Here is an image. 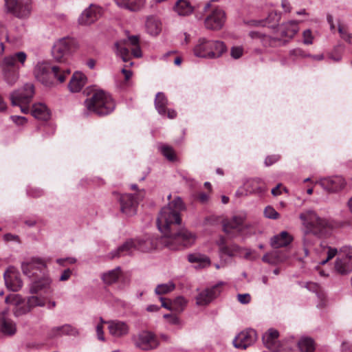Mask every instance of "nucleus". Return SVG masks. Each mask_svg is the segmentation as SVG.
<instances>
[{
    "label": "nucleus",
    "instance_id": "nucleus-48",
    "mask_svg": "<svg viewBox=\"0 0 352 352\" xmlns=\"http://www.w3.org/2000/svg\"><path fill=\"white\" fill-rule=\"evenodd\" d=\"M239 251V247L235 244H231L227 246H221V253L229 256H235Z\"/></svg>",
    "mask_w": 352,
    "mask_h": 352
},
{
    "label": "nucleus",
    "instance_id": "nucleus-61",
    "mask_svg": "<svg viewBox=\"0 0 352 352\" xmlns=\"http://www.w3.org/2000/svg\"><path fill=\"white\" fill-rule=\"evenodd\" d=\"M43 192L40 188H32L28 191V194L33 197H38L43 195Z\"/></svg>",
    "mask_w": 352,
    "mask_h": 352
},
{
    "label": "nucleus",
    "instance_id": "nucleus-36",
    "mask_svg": "<svg viewBox=\"0 0 352 352\" xmlns=\"http://www.w3.org/2000/svg\"><path fill=\"white\" fill-rule=\"evenodd\" d=\"M174 10L179 16H188L193 11V7L187 0H178L175 6Z\"/></svg>",
    "mask_w": 352,
    "mask_h": 352
},
{
    "label": "nucleus",
    "instance_id": "nucleus-55",
    "mask_svg": "<svg viewBox=\"0 0 352 352\" xmlns=\"http://www.w3.org/2000/svg\"><path fill=\"white\" fill-rule=\"evenodd\" d=\"M275 256L276 254H273V252H272L265 254L262 258V261L271 265H276Z\"/></svg>",
    "mask_w": 352,
    "mask_h": 352
},
{
    "label": "nucleus",
    "instance_id": "nucleus-32",
    "mask_svg": "<svg viewBox=\"0 0 352 352\" xmlns=\"http://www.w3.org/2000/svg\"><path fill=\"white\" fill-rule=\"evenodd\" d=\"M337 273L344 275L352 271V263L347 261L342 256H338L334 265Z\"/></svg>",
    "mask_w": 352,
    "mask_h": 352
},
{
    "label": "nucleus",
    "instance_id": "nucleus-20",
    "mask_svg": "<svg viewBox=\"0 0 352 352\" xmlns=\"http://www.w3.org/2000/svg\"><path fill=\"white\" fill-rule=\"evenodd\" d=\"M45 267V261L38 257H32L30 260L23 262L21 264V269L23 274L29 277L34 275V270L42 271Z\"/></svg>",
    "mask_w": 352,
    "mask_h": 352
},
{
    "label": "nucleus",
    "instance_id": "nucleus-33",
    "mask_svg": "<svg viewBox=\"0 0 352 352\" xmlns=\"http://www.w3.org/2000/svg\"><path fill=\"white\" fill-rule=\"evenodd\" d=\"M279 333L274 329H270L263 335V342L266 347L274 350L276 344Z\"/></svg>",
    "mask_w": 352,
    "mask_h": 352
},
{
    "label": "nucleus",
    "instance_id": "nucleus-41",
    "mask_svg": "<svg viewBox=\"0 0 352 352\" xmlns=\"http://www.w3.org/2000/svg\"><path fill=\"white\" fill-rule=\"evenodd\" d=\"M298 348L302 352H313L315 349V344L313 339L308 337L300 338L298 342Z\"/></svg>",
    "mask_w": 352,
    "mask_h": 352
},
{
    "label": "nucleus",
    "instance_id": "nucleus-6",
    "mask_svg": "<svg viewBox=\"0 0 352 352\" xmlns=\"http://www.w3.org/2000/svg\"><path fill=\"white\" fill-rule=\"evenodd\" d=\"M27 54L24 52H17L3 58L1 69L5 80L13 85L19 79V69L25 65Z\"/></svg>",
    "mask_w": 352,
    "mask_h": 352
},
{
    "label": "nucleus",
    "instance_id": "nucleus-24",
    "mask_svg": "<svg viewBox=\"0 0 352 352\" xmlns=\"http://www.w3.org/2000/svg\"><path fill=\"white\" fill-rule=\"evenodd\" d=\"M300 22L301 21L292 20L281 25L280 34L282 37L287 38L284 41V43H287L298 33L299 31L298 25Z\"/></svg>",
    "mask_w": 352,
    "mask_h": 352
},
{
    "label": "nucleus",
    "instance_id": "nucleus-25",
    "mask_svg": "<svg viewBox=\"0 0 352 352\" xmlns=\"http://www.w3.org/2000/svg\"><path fill=\"white\" fill-rule=\"evenodd\" d=\"M116 5L130 12H139L142 10L146 3V0H113Z\"/></svg>",
    "mask_w": 352,
    "mask_h": 352
},
{
    "label": "nucleus",
    "instance_id": "nucleus-63",
    "mask_svg": "<svg viewBox=\"0 0 352 352\" xmlns=\"http://www.w3.org/2000/svg\"><path fill=\"white\" fill-rule=\"evenodd\" d=\"M160 300L162 302V307L168 310H173V305H171L172 300H168V302H166L164 298L160 297Z\"/></svg>",
    "mask_w": 352,
    "mask_h": 352
},
{
    "label": "nucleus",
    "instance_id": "nucleus-2",
    "mask_svg": "<svg viewBox=\"0 0 352 352\" xmlns=\"http://www.w3.org/2000/svg\"><path fill=\"white\" fill-rule=\"evenodd\" d=\"M305 228L303 237V250L305 255H309V250L314 245L310 234L320 237L325 235L330 230V223L325 219L320 218L313 210H307L300 213L299 216Z\"/></svg>",
    "mask_w": 352,
    "mask_h": 352
},
{
    "label": "nucleus",
    "instance_id": "nucleus-9",
    "mask_svg": "<svg viewBox=\"0 0 352 352\" xmlns=\"http://www.w3.org/2000/svg\"><path fill=\"white\" fill-rule=\"evenodd\" d=\"M218 1L210 0L204 6V11L208 12V15L204 21V24L207 29L219 30L226 23V15L225 11L219 7L212 5L213 2Z\"/></svg>",
    "mask_w": 352,
    "mask_h": 352
},
{
    "label": "nucleus",
    "instance_id": "nucleus-58",
    "mask_svg": "<svg viewBox=\"0 0 352 352\" xmlns=\"http://www.w3.org/2000/svg\"><path fill=\"white\" fill-rule=\"evenodd\" d=\"M102 323L103 322H101L100 324H98L96 326V333L98 339L102 342H104L105 338L104 335Z\"/></svg>",
    "mask_w": 352,
    "mask_h": 352
},
{
    "label": "nucleus",
    "instance_id": "nucleus-39",
    "mask_svg": "<svg viewBox=\"0 0 352 352\" xmlns=\"http://www.w3.org/2000/svg\"><path fill=\"white\" fill-rule=\"evenodd\" d=\"M168 104V100L165 95L159 92L156 94L155 99V106L157 112L162 115L165 116L166 113V106Z\"/></svg>",
    "mask_w": 352,
    "mask_h": 352
},
{
    "label": "nucleus",
    "instance_id": "nucleus-30",
    "mask_svg": "<svg viewBox=\"0 0 352 352\" xmlns=\"http://www.w3.org/2000/svg\"><path fill=\"white\" fill-rule=\"evenodd\" d=\"M246 194L263 193L266 190L265 183L260 179H252L247 181L244 185Z\"/></svg>",
    "mask_w": 352,
    "mask_h": 352
},
{
    "label": "nucleus",
    "instance_id": "nucleus-51",
    "mask_svg": "<svg viewBox=\"0 0 352 352\" xmlns=\"http://www.w3.org/2000/svg\"><path fill=\"white\" fill-rule=\"evenodd\" d=\"M289 56L294 58H305L307 56H310L309 54H306L304 50L300 48L293 49L289 51Z\"/></svg>",
    "mask_w": 352,
    "mask_h": 352
},
{
    "label": "nucleus",
    "instance_id": "nucleus-27",
    "mask_svg": "<svg viewBox=\"0 0 352 352\" xmlns=\"http://www.w3.org/2000/svg\"><path fill=\"white\" fill-rule=\"evenodd\" d=\"M209 45V40L204 38H201L198 40L197 43L193 48L194 55L199 58H211V54H213Z\"/></svg>",
    "mask_w": 352,
    "mask_h": 352
},
{
    "label": "nucleus",
    "instance_id": "nucleus-53",
    "mask_svg": "<svg viewBox=\"0 0 352 352\" xmlns=\"http://www.w3.org/2000/svg\"><path fill=\"white\" fill-rule=\"evenodd\" d=\"M243 49L241 46L232 47L230 50L231 56L234 59H238L242 56Z\"/></svg>",
    "mask_w": 352,
    "mask_h": 352
},
{
    "label": "nucleus",
    "instance_id": "nucleus-54",
    "mask_svg": "<svg viewBox=\"0 0 352 352\" xmlns=\"http://www.w3.org/2000/svg\"><path fill=\"white\" fill-rule=\"evenodd\" d=\"M338 32L340 35V37L345 41L346 43L351 44V34L347 32L341 25H338Z\"/></svg>",
    "mask_w": 352,
    "mask_h": 352
},
{
    "label": "nucleus",
    "instance_id": "nucleus-56",
    "mask_svg": "<svg viewBox=\"0 0 352 352\" xmlns=\"http://www.w3.org/2000/svg\"><path fill=\"white\" fill-rule=\"evenodd\" d=\"M237 300L241 304H248L251 300V296L249 294H239L237 295Z\"/></svg>",
    "mask_w": 352,
    "mask_h": 352
},
{
    "label": "nucleus",
    "instance_id": "nucleus-7",
    "mask_svg": "<svg viewBox=\"0 0 352 352\" xmlns=\"http://www.w3.org/2000/svg\"><path fill=\"white\" fill-rule=\"evenodd\" d=\"M6 302L15 307L14 312L16 316L29 312L35 307L45 306V300L42 298L32 296L29 297L27 301H25L20 295L16 294L8 295L6 298Z\"/></svg>",
    "mask_w": 352,
    "mask_h": 352
},
{
    "label": "nucleus",
    "instance_id": "nucleus-21",
    "mask_svg": "<svg viewBox=\"0 0 352 352\" xmlns=\"http://www.w3.org/2000/svg\"><path fill=\"white\" fill-rule=\"evenodd\" d=\"M102 14L100 7L96 5H91L85 10L78 19V21L82 25H90L95 22Z\"/></svg>",
    "mask_w": 352,
    "mask_h": 352
},
{
    "label": "nucleus",
    "instance_id": "nucleus-3",
    "mask_svg": "<svg viewBox=\"0 0 352 352\" xmlns=\"http://www.w3.org/2000/svg\"><path fill=\"white\" fill-rule=\"evenodd\" d=\"M157 246V240L151 236H144L134 239L127 240L124 244L110 253V257L115 258L125 255H131L135 250L148 252Z\"/></svg>",
    "mask_w": 352,
    "mask_h": 352
},
{
    "label": "nucleus",
    "instance_id": "nucleus-18",
    "mask_svg": "<svg viewBox=\"0 0 352 352\" xmlns=\"http://www.w3.org/2000/svg\"><path fill=\"white\" fill-rule=\"evenodd\" d=\"M100 321L107 324L109 332L114 338H122L129 333L130 328L126 322L119 320H111L105 322L102 318H100Z\"/></svg>",
    "mask_w": 352,
    "mask_h": 352
},
{
    "label": "nucleus",
    "instance_id": "nucleus-19",
    "mask_svg": "<svg viewBox=\"0 0 352 352\" xmlns=\"http://www.w3.org/2000/svg\"><path fill=\"white\" fill-rule=\"evenodd\" d=\"M5 284L8 289L16 292L21 289L23 282L19 272L13 267H10L4 272Z\"/></svg>",
    "mask_w": 352,
    "mask_h": 352
},
{
    "label": "nucleus",
    "instance_id": "nucleus-40",
    "mask_svg": "<svg viewBox=\"0 0 352 352\" xmlns=\"http://www.w3.org/2000/svg\"><path fill=\"white\" fill-rule=\"evenodd\" d=\"M250 36L252 38H258L261 40V41L263 43V44L265 46L267 45H274L275 42L276 41V38H271L265 34L260 32H256V31H252L249 33Z\"/></svg>",
    "mask_w": 352,
    "mask_h": 352
},
{
    "label": "nucleus",
    "instance_id": "nucleus-47",
    "mask_svg": "<svg viewBox=\"0 0 352 352\" xmlns=\"http://www.w3.org/2000/svg\"><path fill=\"white\" fill-rule=\"evenodd\" d=\"M160 149L162 155L169 161L173 162L176 160V155L172 147L167 145H163L160 146Z\"/></svg>",
    "mask_w": 352,
    "mask_h": 352
},
{
    "label": "nucleus",
    "instance_id": "nucleus-15",
    "mask_svg": "<svg viewBox=\"0 0 352 352\" xmlns=\"http://www.w3.org/2000/svg\"><path fill=\"white\" fill-rule=\"evenodd\" d=\"M142 198V192H139V197L131 194H124L120 198V210L125 215L131 217L136 214L138 199Z\"/></svg>",
    "mask_w": 352,
    "mask_h": 352
},
{
    "label": "nucleus",
    "instance_id": "nucleus-45",
    "mask_svg": "<svg viewBox=\"0 0 352 352\" xmlns=\"http://www.w3.org/2000/svg\"><path fill=\"white\" fill-rule=\"evenodd\" d=\"M187 303L186 300L183 296H177L172 300L173 309L177 312H181L184 310Z\"/></svg>",
    "mask_w": 352,
    "mask_h": 352
},
{
    "label": "nucleus",
    "instance_id": "nucleus-34",
    "mask_svg": "<svg viewBox=\"0 0 352 352\" xmlns=\"http://www.w3.org/2000/svg\"><path fill=\"white\" fill-rule=\"evenodd\" d=\"M121 274V268L117 267L115 269L102 273L100 278L104 284L110 285L117 282Z\"/></svg>",
    "mask_w": 352,
    "mask_h": 352
},
{
    "label": "nucleus",
    "instance_id": "nucleus-57",
    "mask_svg": "<svg viewBox=\"0 0 352 352\" xmlns=\"http://www.w3.org/2000/svg\"><path fill=\"white\" fill-rule=\"evenodd\" d=\"M10 119L17 125H24L27 122V119L23 116H11Z\"/></svg>",
    "mask_w": 352,
    "mask_h": 352
},
{
    "label": "nucleus",
    "instance_id": "nucleus-29",
    "mask_svg": "<svg viewBox=\"0 0 352 352\" xmlns=\"http://www.w3.org/2000/svg\"><path fill=\"white\" fill-rule=\"evenodd\" d=\"M292 240V236L287 232L283 231L279 234L274 236L270 243L273 248H279L288 245Z\"/></svg>",
    "mask_w": 352,
    "mask_h": 352
},
{
    "label": "nucleus",
    "instance_id": "nucleus-31",
    "mask_svg": "<svg viewBox=\"0 0 352 352\" xmlns=\"http://www.w3.org/2000/svg\"><path fill=\"white\" fill-rule=\"evenodd\" d=\"M188 261L192 263H196V268H205L210 265V258L199 253H192L188 255Z\"/></svg>",
    "mask_w": 352,
    "mask_h": 352
},
{
    "label": "nucleus",
    "instance_id": "nucleus-23",
    "mask_svg": "<svg viewBox=\"0 0 352 352\" xmlns=\"http://www.w3.org/2000/svg\"><path fill=\"white\" fill-rule=\"evenodd\" d=\"M245 219V216L243 214L233 216L230 219L224 221V232L227 234H231L234 230H236L237 232H241L243 228Z\"/></svg>",
    "mask_w": 352,
    "mask_h": 352
},
{
    "label": "nucleus",
    "instance_id": "nucleus-52",
    "mask_svg": "<svg viewBox=\"0 0 352 352\" xmlns=\"http://www.w3.org/2000/svg\"><path fill=\"white\" fill-rule=\"evenodd\" d=\"M2 37H3L6 41L9 40L6 29L3 25H0V55L4 51L3 43L1 41Z\"/></svg>",
    "mask_w": 352,
    "mask_h": 352
},
{
    "label": "nucleus",
    "instance_id": "nucleus-4",
    "mask_svg": "<svg viewBox=\"0 0 352 352\" xmlns=\"http://www.w3.org/2000/svg\"><path fill=\"white\" fill-rule=\"evenodd\" d=\"M86 113H94L98 116H106L115 109V102L111 96L102 90L96 91L84 102Z\"/></svg>",
    "mask_w": 352,
    "mask_h": 352
},
{
    "label": "nucleus",
    "instance_id": "nucleus-10",
    "mask_svg": "<svg viewBox=\"0 0 352 352\" xmlns=\"http://www.w3.org/2000/svg\"><path fill=\"white\" fill-rule=\"evenodd\" d=\"M78 48L76 39L64 37L55 42L52 50L54 59L59 63H65L72 53Z\"/></svg>",
    "mask_w": 352,
    "mask_h": 352
},
{
    "label": "nucleus",
    "instance_id": "nucleus-28",
    "mask_svg": "<svg viewBox=\"0 0 352 352\" xmlns=\"http://www.w3.org/2000/svg\"><path fill=\"white\" fill-rule=\"evenodd\" d=\"M6 314V311L0 314V332L5 335L12 336L16 332V325L12 320L7 317Z\"/></svg>",
    "mask_w": 352,
    "mask_h": 352
},
{
    "label": "nucleus",
    "instance_id": "nucleus-43",
    "mask_svg": "<svg viewBox=\"0 0 352 352\" xmlns=\"http://www.w3.org/2000/svg\"><path fill=\"white\" fill-rule=\"evenodd\" d=\"M280 19V14L276 11L271 12L267 18L266 19V21H257L255 22L256 25H265L266 24L274 27L276 24H277Z\"/></svg>",
    "mask_w": 352,
    "mask_h": 352
},
{
    "label": "nucleus",
    "instance_id": "nucleus-1",
    "mask_svg": "<svg viewBox=\"0 0 352 352\" xmlns=\"http://www.w3.org/2000/svg\"><path fill=\"white\" fill-rule=\"evenodd\" d=\"M184 208L182 199L177 197L161 210L157 219L159 230L167 239L164 243L171 249L177 248L178 245L190 246L196 239L195 235L186 230L177 231L181 223L179 212Z\"/></svg>",
    "mask_w": 352,
    "mask_h": 352
},
{
    "label": "nucleus",
    "instance_id": "nucleus-49",
    "mask_svg": "<svg viewBox=\"0 0 352 352\" xmlns=\"http://www.w3.org/2000/svg\"><path fill=\"white\" fill-rule=\"evenodd\" d=\"M264 215L265 217L272 219H276L279 217V214L272 206H267L264 210Z\"/></svg>",
    "mask_w": 352,
    "mask_h": 352
},
{
    "label": "nucleus",
    "instance_id": "nucleus-26",
    "mask_svg": "<svg viewBox=\"0 0 352 352\" xmlns=\"http://www.w3.org/2000/svg\"><path fill=\"white\" fill-rule=\"evenodd\" d=\"M87 82L86 76L80 72H76L69 82L68 88L72 93L79 92Z\"/></svg>",
    "mask_w": 352,
    "mask_h": 352
},
{
    "label": "nucleus",
    "instance_id": "nucleus-38",
    "mask_svg": "<svg viewBox=\"0 0 352 352\" xmlns=\"http://www.w3.org/2000/svg\"><path fill=\"white\" fill-rule=\"evenodd\" d=\"M146 28L150 35L157 36L162 30V23L157 19L148 18L146 22Z\"/></svg>",
    "mask_w": 352,
    "mask_h": 352
},
{
    "label": "nucleus",
    "instance_id": "nucleus-8",
    "mask_svg": "<svg viewBox=\"0 0 352 352\" xmlns=\"http://www.w3.org/2000/svg\"><path fill=\"white\" fill-rule=\"evenodd\" d=\"M115 47L116 54L124 62H128L131 59V52L135 58H140L142 56L139 45V38L137 36H131L127 39L116 42Z\"/></svg>",
    "mask_w": 352,
    "mask_h": 352
},
{
    "label": "nucleus",
    "instance_id": "nucleus-42",
    "mask_svg": "<svg viewBox=\"0 0 352 352\" xmlns=\"http://www.w3.org/2000/svg\"><path fill=\"white\" fill-rule=\"evenodd\" d=\"M56 331V333L57 335H67V336H78L79 331L78 330L72 326L71 324H64L61 327H57L54 328V329Z\"/></svg>",
    "mask_w": 352,
    "mask_h": 352
},
{
    "label": "nucleus",
    "instance_id": "nucleus-22",
    "mask_svg": "<svg viewBox=\"0 0 352 352\" xmlns=\"http://www.w3.org/2000/svg\"><path fill=\"white\" fill-rule=\"evenodd\" d=\"M327 257L325 260L320 262L322 265H324L327 261L332 259L336 255L342 256L347 261L352 263V247L350 245H344L338 250L337 248L328 247Z\"/></svg>",
    "mask_w": 352,
    "mask_h": 352
},
{
    "label": "nucleus",
    "instance_id": "nucleus-64",
    "mask_svg": "<svg viewBox=\"0 0 352 352\" xmlns=\"http://www.w3.org/2000/svg\"><path fill=\"white\" fill-rule=\"evenodd\" d=\"M281 6L285 12H289L291 10L290 4L288 0H282Z\"/></svg>",
    "mask_w": 352,
    "mask_h": 352
},
{
    "label": "nucleus",
    "instance_id": "nucleus-46",
    "mask_svg": "<svg viewBox=\"0 0 352 352\" xmlns=\"http://www.w3.org/2000/svg\"><path fill=\"white\" fill-rule=\"evenodd\" d=\"M50 283L47 280H38L34 282L30 287L31 294H37L49 286Z\"/></svg>",
    "mask_w": 352,
    "mask_h": 352
},
{
    "label": "nucleus",
    "instance_id": "nucleus-14",
    "mask_svg": "<svg viewBox=\"0 0 352 352\" xmlns=\"http://www.w3.org/2000/svg\"><path fill=\"white\" fill-rule=\"evenodd\" d=\"M226 283L220 281L216 285L207 287L201 291L196 296V304L199 306H206L217 298L222 291V287Z\"/></svg>",
    "mask_w": 352,
    "mask_h": 352
},
{
    "label": "nucleus",
    "instance_id": "nucleus-44",
    "mask_svg": "<svg viewBox=\"0 0 352 352\" xmlns=\"http://www.w3.org/2000/svg\"><path fill=\"white\" fill-rule=\"evenodd\" d=\"M175 289V285L173 282L169 281L166 283L158 285L155 289V293L157 295H163L171 292Z\"/></svg>",
    "mask_w": 352,
    "mask_h": 352
},
{
    "label": "nucleus",
    "instance_id": "nucleus-60",
    "mask_svg": "<svg viewBox=\"0 0 352 352\" xmlns=\"http://www.w3.org/2000/svg\"><path fill=\"white\" fill-rule=\"evenodd\" d=\"M72 272L70 269L65 270L59 277L60 281H66L69 279Z\"/></svg>",
    "mask_w": 352,
    "mask_h": 352
},
{
    "label": "nucleus",
    "instance_id": "nucleus-50",
    "mask_svg": "<svg viewBox=\"0 0 352 352\" xmlns=\"http://www.w3.org/2000/svg\"><path fill=\"white\" fill-rule=\"evenodd\" d=\"M303 43L305 45H311L314 41V36L311 30L307 29L302 32Z\"/></svg>",
    "mask_w": 352,
    "mask_h": 352
},
{
    "label": "nucleus",
    "instance_id": "nucleus-62",
    "mask_svg": "<svg viewBox=\"0 0 352 352\" xmlns=\"http://www.w3.org/2000/svg\"><path fill=\"white\" fill-rule=\"evenodd\" d=\"M273 254H275V260H276V265L282 263L285 261V256L283 255L280 252L278 251H274Z\"/></svg>",
    "mask_w": 352,
    "mask_h": 352
},
{
    "label": "nucleus",
    "instance_id": "nucleus-13",
    "mask_svg": "<svg viewBox=\"0 0 352 352\" xmlns=\"http://www.w3.org/2000/svg\"><path fill=\"white\" fill-rule=\"evenodd\" d=\"M132 340L137 348L148 351L157 348L159 342L157 337L151 331H143L132 337Z\"/></svg>",
    "mask_w": 352,
    "mask_h": 352
},
{
    "label": "nucleus",
    "instance_id": "nucleus-11",
    "mask_svg": "<svg viewBox=\"0 0 352 352\" xmlns=\"http://www.w3.org/2000/svg\"><path fill=\"white\" fill-rule=\"evenodd\" d=\"M34 94V85L30 83L25 84L23 88L16 90L10 94V99L13 106H19L24 113L29 112V104Z\"/></svg>",
    "mask_w": 352,
    "mask_h": 352
},
{
    "label": "nucleus",
    "instance_id": "nucleus-35",
    "mask_svg": "<svg viewBox=\"0 0 352 352\" xmlns=\"http://www.w3.org/2000/svg\"><path fill=\"white\" fill-rule=\"evenodd\" d=\"M32 115L35 118L41 120H47L50 116L48 109L43 103H38L33 105Z\"/></svg>",
    "mask_w": 352,
    "mask_h": 352
},
{
    "label": "nucleus",
    "instance_id": "nucleus-5",
    "mask_svg": "<svg viewBox=\"0 0 352 352\" xmlns=\"http://www.w3.org/2000/svg\"><path fill=\"white\" fill-rule=\"evenodd\" d=\"M70 72L67 68L54 66L46 62L38 63L34 70L36 78L46 86L52 84L53 78H56L59 82H63Z\"/></svg>",
    "mask_w": 352,
    "mask_h": 352
},
{
    "label": "nucleus",
    "instance_id": "nucleus-59",
    "mask_svg": "<svg viewBox=\"0 0 352 352\" xmlns=\"http://www.w3.org/2000/svg\"><path fill=\"white\" fill-rule=\"evenodd\" d=\"M280 158V156L278 155H270V156H267L266 158H265V164L266 166H271L274 163L276 162L277 161H278Z\"/></svg>",
    "mask_w": 352,
    "mask_h": 352
},
{
    "label": "nucleus",
    "instance_id": "nucleus-12",
    "mask_svg": "<svg viewBox=\"0 0 352 352\" xmlns=\"http://www.w3.org/2000/svg\"><path fill=\"white\" fill-rule=\"evenodd\" d=\"M8 12L19 19L28 18L32 11V0H4Z\"/></svg>",
    "mask_w": 352,
    "mask_h": 352
},
{
    "label": "nucleus",
    "instance_id": "nucleus-37",
    "mask_svg": "<svg viewBox=\"0 0 352 352\" xmlns=\"http://www.w3.org/2000/svg\"><path fill=\"white\" fill-rule=\"evenodd\" d=\"M210 50L213 54H211V58H217L220 57L226 51V47L223 42L220 41L209 40Z\"/></svg>",
    "mask_w": 352,
    "mask_h": 352
},
{
    "label": "nucleus",
    "instance_id": "nucleus-17",
    "mask_svg": "<svg viewBox=\"0 0 352 352\" xmlns=\"http://www.w3.org/2000/svg\"><path fill=\"white\" fill-rule=\"evenodd\" d=\"M327 192H336L343 189L346 186L345 179L341 176L324 177L317 182Z\"/></svg>",
    "mask_w": 352,
    "mask_h": 352
},
{
    "label": "nucleus",
    "instance_id": "nucleus-16",
    "mask_svg": "<svg viewBox=\"0 0 352 352\" xmlns=\"http://www.w3.org/2000/svg\"><path fill=\"white\" fill-rule=\"evenodd\" d=\"M257 339V334L255 330L248 329L239 333L233 340L235 348L245 349L253 344Z\"/></svg>",
    "mask_w": 352,
    "mask_h": 352
}]
</instances>
